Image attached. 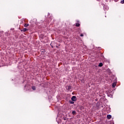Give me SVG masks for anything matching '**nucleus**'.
<instances>
[{"label": "nucleus", "instance_id": "nucleus-14", "mask_svg": "<svg viewBox=\"0 0 124 124\" xmlns=\"http://www.w3.org/2000/svg\"><path fill=\"white\" fill-rule=\"evenodd\" d=\"M77 23H79V20H77Z\"/></svg>", "mask_w": 124, "mask_h": 124}, {"label": "nucleus", "instance_id": "nucleus-11", "mask_svg": "<svg viewBox=\"0 0 124 124\" xmlns=\"http://www.w3.org/2000/svg\"><path fill=\"white\" fill-rule=\"evenodd\" d=\"M121 3L124 4V0H123L121 1Z\"/></svg>", "mask_w": 124, "mask_h": 124}, {"label": "nucleus", "instance_id": "nucleus-12", "mask_svg": "<svg viewBox=\"0 0 124 124\" xmlns=\"http://www.w3.org/2000/svg\"><path fill=\"white\" fill-rule=\"evenodd\" d=\"M71 89V86H68V90H70Z\"/></svg>", "mask_w": 124, "mask_h": 124}, {"label": "nucleus", "instance_id": "nucleus-2", "mask_svg": "<svg viewBox=\"0 0 124 124\" xmlns=\"http://www.w3.org/2000/svg\"><path fill=\"white\" fill-rule=\"evenodd\" d=\"M111 118H112V116H111V115H107V118L108 119V120H110V119H111Z\"/></svg>", "mask_w": 124, "mask_h": 124}, {"label": "nucleus", "instance_id": "nucleus-1", "mask_svg": "<svg viewBox=\"0 0 124 124\" xmlns=\"http://www.w3.org/2000/svg\"><path fill=\"white\" fill-rule=\"evenodd\" d=\"M71 100H72V101H76V96H73Z\"/></svg>", "mask_w": 124, "mask_h": 124}, {"label": "nucleus", "instance_id": "nucleus-7", "mask_svg": "<svg viewBox=\"0 0 124 124\" xmlns=\"http://www.w3.org/2000/svg\"><path fill=\"white\" fill-rule=\"evenodd\" d=\"M72 114H73V115H75V114H76V111L75 110L73 111Z\"/></svg>", "mask_w": 124, "mask_h": 124}, {"label": "nucleus", "instance_id": "nucleus-10", "mask_svg": "<svg viewBox=\"0 0 124 124\" xmlns=\"http://www.w3.org/2000/svg\"><path fill=\"white\" fill-rule=\"evenodd\" d=\"M70 103H71V104H74V102L73 101H70Z\"/></svg>", "mask_w": 124, "mask_h": 124}, {"label": "nucleus", "instance_id": "nucleus-6", "mask_svg": "<svg viewBox=\"0 0 124 124\" xmlns=\"http://www.w3.org/2000/svg\"><path fill=\"white\" fill-rule=\"evenodd\" d=\"M79 26H80V24H79V23H76V27H79Z\"/></svg>", "mask_w": 124, "mask_h": 124}, {"label": "nucleus", "instance_id": "nucleus-4", "mask_svg": "<svg viewBox=\"0 0 124 124\" xmlns=\"http://www.w3.org/2000/svg\"><path fill=\"white\" fill-rule=\"evenodd\" d=\"M28 31V29H27V28H24L23 30H21V31Z\"/></svg>", "mask_w": 124, "mask_h": 124}, {"label": "nucleus", "instance_id": "nucleus-3", "mask_svg": "<svg viewBox=\"0 0 124 124\" xmlns=\"http://www.w3.org/2000/svg\"><path fill=\"white\" fill-rule=\"evenodd\" d=\"M29 24L25 23V24H24V27H25V28H27V27H29Z\"/></svg>", "mask_w": 124, "mask_h": 124}, {"label": "nucleus", "instance_id": "nucleus-13", "mask_svg": "<svg viewBox=\"0 0 124 124\" xmlns=\"http://www.w3.org/2000/svg\"><path fill=\"white\" fill-rule=\"evenodd\" d=\"M80 36H84V34H80Z\"/></svg>", "mask_w": 124, "mask_h": 124}, {"label": "nucleus", "instance_id": "nucleus-5", "mask_svg": "<svg viewBox=\"0 0 124 124\" xmlns=\"http://www.w3.org/2000/svg\"><path fill=\"white\" fill-rule=\"evenodd\" d=\"M103 65V64L102 63H100L98 66H100V67H101V66H102Z\"/></svg>", "mask_w": 124, "mask_h": 124}, {"label": "nucleus", "instance_id": "nucleus-15", "mask_svg": "<svg viewBox=\"0 0 124 124\" xmlns=\"http://www.w3.org/2000/svg\"><path fill=\"white\" fill-rule=\"evenodd\" d=\"M37 26H39V23H37Z\"/></svg>", "mask_w": 124, "mask_h": 124}, {"label": "nucleus", "instance_id": "nucleus-9", "mask_svg": "<svg viewBox=\"0 0 124 124\" xmlns=\"http://www.w3.org/2000/svg\"><path fill=\"white\" fill-rule=\"evenodd\" d=\"M112 87H113V88H115V87H116V84H113Z\"/></svg>", "mask_w": 124, "mask_h": 124}, {"label": "nucleus", "instance_id": "nucleus-8", "mask_svg": "<svg viewBox=\"0 0 124 124\" xmlns=\"http://www.w3.org/2000/svg\"><path fill=\"white\" fill-rule=\"evenodd\" d=\"M32 89L33 91H35V87L33 86V87H32Z\"/></svg>", "mask_w": 124, "mask_h": 124}]
</instances>
